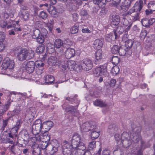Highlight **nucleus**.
Returning a JSON list of instances; mask_svg holds the SVG:
<instances>
[{
    "mask_svg": "<svg viewBox=\"0 0 155 155\" xmlns=\"http://www.w3.org/2000/svg\"><path fill=\"white\" fill-rule=\"evenodd\" d=\"M107 12V8L105 7L101 9V10L100 11V15H103L106 14Z\"/></svg>",
    "mask_w": 155,
    "mask_h": 155,
    "instance_id": "774afa93",
    "label": "nucleus"
},
{
    "mask_svg": "<svg viewBox=\"0 0 155 155\" xmlns=\"http://www.w3.org/2000/svg\"><path fill=\"white\" fill-rule=\"evenodd\" d=\"M89 123L90 124V126L88 128L89 131L96 130V129L98 127L97 123L94 122H89Z\"/></svg>",
    "mask_w": 155,
    "mask_h": 155,
    "instance_id": "e433bc0d",
    "label": "nucleus"
},
{
    "mask_svg": "<svg viewBox=\"0 0 155 155\" xmlns=\"http://www.w3.org/2000/svg\"><path fill=\"white\" fill-rule=\"evenodd\" d=\"M80 146L77 147L75 153V155H84L86 150L84 151L86 149V147L84 143H81Z\"/></svg>",
    "mask_w": 155,
    "mask_h": 155,
    "instance_id": "4468645a",
    "label": "nucleus"
},
{
    "mask_svg": "<svg viewBox=\"0 0 155 155\" xmlns=\"http://www.w3.org/2000/svg\"><path fill=\"white\" fill-rule=\"evenodd\" d=\"M44 78L45 83L48 84H52L54 80V77L50 75H48L45 76Z\"/></svg>",
    "mask_w": 155,
    "mask_h": 155,
    "instance_id": "cd10ccee",
    "label": "nucleus"
},
{
    "mask_svg": "<svg viewBox=\"0 0 155 155\" xmlns=\"http://www.w3.org/2000/svg\"><path fill=\"white\" fill-rule=\"evenodd\" d=\"M121 56H125L126 54V50L124 46H120L119 47L118 53Z\"/></svg>",
    "mask_w": 155,
    "mask_h": 155,
    "instance_id": "58836bf2",
    "label": "nucleus"
},
{
    "mask_svg": "<svg viewBox=\"0 0 155 155\" xmlns=\"http://www.w3.org/2000/svg\"><path fill=\"white\" fill-rule=\"evenodd\" d=\"M119 48L117 45H114L111 48V52L112 54H116L118 53Z\"/></svg>",
    "mask_w": 155,
    "mask_h": 155,
    "instance_id": "8fccbe9b",
    "label": "nucleus"
},
{
    "mask_svg": "<svg viewBox=\"0 0 155 155\" xmlns=\"http://www.w3.org/2000/svg\"><path fill=\"white\" fill-rule=\"evenodd\" d=\"M66 111L67 112H69L70 113L73 114L76 112V110L74 108V107L71 106L67 107Z\"/></svg>",
    "mask_w": 155,
    "mask_h": 155,
    "instance_id": "3c124183",
    "label": "nucleus"
},
{
    "mask_svg": "<svg viewBox=\"0 0 155 155\" xmlns=\"http://www.w3.org/2000/svg\"><path fill=\"white\" fill-rule=\"evenodd\" d=\"M13 63L12 61L9 60H4L2 65V68L5 70L8 68H9V69L12 68L14 66Z\"/></svg>",
    "mask_w": 155,
    "mask_h": 155,
    "instance_id": "dca6fc26",
    "label": "nucleus"
},
{
    "mask_svg": "<svg viewBox=\"0 0 155 155\" xmlns=\"http://www.w3.org/2000/svg\"><path fill=\"white\" fill-rule=\"evenodd\" d=\"M59 147V145L53 146L51 144H50L48 147L47 150L49 151L50 155H54L55 153L57 152L58 151Z\"/></svg>",
    "mask_w": 155,
    "mask_h": 155,
    "instance_id": "f3484780",
    "label": "nucleus"
},
{
    "mask_svg": "<svg viewBox=\"0 0 155 155\" xmlns=\"http://www.w3.org/2000/svg\"><path fill=\"white\" fill-rule=\"evenodd\" d=\"M47 10L52 16L54 17L57 14L56 8L51 5H49V7H48Z\"/></svg>",
    "mask_w": 155,
    "mask_h": 155,
    "instance_id": "b1692460",
    "label": "nucleus"
},
{
    "mask_svg": "<svg viewBox=\"0 0 155 155\" xmlns=\"http://www.w3.org/2000/svg\"><path fill=\"white\" fill-rule=\"evenodd\" d=\"M11 104V102L8 101L7 103L5 104H3L0 101V115L2 116L8 109Z\"/></svg>",
    "mask_w": 155,
    "mask_h": 155,
    "instance_id": "f8f14e48",
    "label": "nucleus"
},
{
    "mask_svg": "<svg viewBox=\"0 0 155 155\" xmlns=\"http://www.w3.org/2000/svg\"><path fill=\"white\" fill-rule=\"evenodd\" d=\"M53 125V123L51 121L44 122L42 124V134H45L48 132Z\"/></svg>",
    "mask_w": 155,
    "mask_h": 155,
    "instance_id": "1a4fd4ad",
    "label": "nucleus"
},
{
    "mask_svg": "<svg viewBox=\"0 0 155 155\" xmlns=\"http://www.w3.org/2000/svg\"><path fill=\"white\" fill-rule=\"evenodd\" d=\"M45 48L43 45H41L38 46L36 49L37 52L41 54L44 51Z\"/></svg>",
    "mask_w": 155,
    "mask_h": 155,
    "instance_id": "bf43d9fd",
    "label": "nucleus"
},
{
    "mask_svg": "<svg viewBox=\"0 0 155 155\" xmlns=\"http://www.w3.org/2000/svg\"><path fill=\"white\" fill-rule=\"evenodd\" d=\"M32 153L34 155H39L41 153V149L39 147L34 148Z\"/></svg>",
    "mask_w": 155,
    "mask_h": 155,
    "instance_id": "09e8293b",
    "label": "nucleus"
},
{
    "mask_svg": "<svg viewBox=\"0 0 155 155\" xmlns=\"http://www.w3.org/2000/svg\"><path fill=\"white\" fill-rule=\"evenodd\" d=\"M120 69L119 67L115 66L113 67L111 70V73L113 75H116L119 72Z\"/></svg>",
    "mask_w": 155,
    "mask_h": 155,
    "instance_id": "37998d69",
    "label": "nucleus"
},
{
    "mask_svg": "<svg viewBox=\"0 0 155 155\" xmlns=\"http://www.w3.org/2000/svg\"><path fill=\"white\" fill-rule=\"evenodd\" d=\"M78 31V26L74 25L71 28L70 31L71 34H74L77 33Z\"/></svg>",
    "mask_w": 155,
    "mask_h": 155,
    "instance_id": "4d7b16f0",
    "label": "nucleus"
},
{
    "mask_svg": "<svg viewBox=\"0 0 155 155\" xmlns=\"http://www.w3.org/2000/svg\"><path fill=\"white\" fill-rule=\"evenodd\" d=\"M49 144L46 142H42L40 144V148L42 150L46 149V150H47Z\"/></svg>",
    "mask_w": 155,
    "mask_h": 155,
    "instance_id": "6e6d98bb",
    "label": "nucleus"
},
{
    "mask_svg": "<svg viewBox=\"0 0 155 155\" xmlns=\"http://www.w3.org/2000/svg\"><path fill=\"white\" fill-rule=\"evenodd\" d=\"M90 126V124L89 122H86L83 123L81 126V130L83 132H86L89 131L88 128Z\"/></svg>",
    "mask_w": 155,
    "mask_h": 155,
    "instance_id": "c85d7f7f",
    "label": "nucleus"
},
{
    "mask_svg": "<svg viewBox=\"0 0 155 155\" xmlns=\"http://www.w3.org/2000/svg\"><path fill=\"white\" fill-rule=\"evenodd\" d=\"M100 135V131H96V130L92 131L91 136L92 140H95Z\"/></svg>",
    "mask_w": 155,
    "mask_h": 155,
    "instance_id": "a19ab883",
    "label": "nucleus"
},
{
    "mask_svg": "<svg viewBox=\"0 0 155 155\" xmlns=\"http://www.w3.org/2000/svg\"><path fill=\"white\" fill-rule=\"evenodd\" d=\"M123 146L125 148H127L131 144V141L130 139L121 140Z\"/></svg>",
    "mask_w": 155,
    "mask_h": 155,
    "instance_id": "72a5a7b5",
    "label": "nucleus"
},
{
    "mask_svg": "<svg viewBox=\"0 0 155 155\" xmlns=\"http://www.w3.org/2000/svg\"><path fill=\"white\" fill-rule=\"evenodd\" d=\"M129 16L131 17V20L133 21L140 19L139 12L134 11L133 9H130L129 10Z\"/></svg>",
    "mask_w": 155,
    "mask_h": 155,
    "instance_id": "2eb2a0df",
    "label": "nucleus"
},
{
    "mask_svg": "<svg viewBox=\"0 0 155 155\" xmlns=\"http://www.w3.org/2000/svg\"><path fill=\"white\" fill-rule=\"evenodd\" d=\"M111 0H94V2L95 4H98L100 3L102 4H105L106 2H110Z\"/></svg>",
    "mask_w": 155,
    "mask_h": 155,
    "instance_id": "0e129e2a",
    "label": "nucleus"
},
{
    "mask_svg": "<svg viewBox=\"0 0 155 155\" xmlns=\"http://www.w3.org/2000/svg\"><path fill=\"white\" fill-rule=\"evenodd\" d=\"M119 58L117 56H113L112 57V61L113 64L115 65L117 64L120 62Z\"/></svg>",
    "mask_w": 155,
    "mask_h": 155,
    "instance_id": "5fc2aeb1",
    "label": "nucleus"
},
{
    "mask_svg": "<svg viewBox=\"0 0 155 155\" xmlns=\"http://www.w3.org/2000/svg\"><path fill=\"white\" fill-rule=\"evenodd\" d=\"M34 53L33 51H28L25 49H21L17 54L18 59L20 61L30 59L34 57Z\"/></svg>",
    "mask_w": 155,
    "mask_h": 155,
    "instance_id": "f257e3e1",
    "label": "nucleus"
},
{
    "mask_svg": "<svg viewBox=\"0 0 155 155\" xmlns=\"http://www.w3.org/2000/svg\"><path fill=\"white\" fill-rule=\"evenodd\" d=\"M20 127V123L19 122H17L16 125L12 128L11 130V132L14 135L16 136L17 135L18 129Z\"/></svg>",
    "mask_w": 155,
    "mask_h": 155,
    "instance_id": "bb28decb",
    "label": "nucleus"
},
{
    "mask_svg": "<svg viewBox=\"0 0 155 155\" xmlns=\"http://www.w3.org/2000/svg\"><path fill=\"white\" fill-rule=\"evenodd\" d=\"M63 41L61 39H58L55 40L54 42V47L55 48H59L62 46L63 47Z\"/></svg>",
    "mask_w": 155,
    "mask_h": 155,
    "instance_id": "c9c22d12",
    "label": "nucleus"
},
{
    "mask_svg": "<svg viewBox=\"0 0 155 155\" xmlns=\"http://www.w3.org/2000/svg\"><path fill=\"white\" fill-rule=\"evenodd\" d=\"M40 35L41 32L39 30L35 28L33 30L32 37L33 38L35 39L38 37H40Z\"/></svg>",
    "mask_w": 155,
    "mask_h": 155,
    "instance_id": "a18cd8bd",
    "label": "nucleus"
},
{
    "mask_svg": "<svg viewBox=\"0 0 155 155\" xmlns=\"http://www.w3.org/2000/svg\"><path fill=\"white\" fill-rule=\"evenodd\" d=\"M13 120V118L12 116L5 118V119H3L2 120V126L1 128V130L2 131H4L5 128L7 127L8 123L11 120Z\"/></svg>",
    "mask_w": 155,
    "mask_h": 155,
    "instance_id": "a211bd4d",
    "label": "nucleus"
},
{
    "mask_svg": "<svg viewBox=\"0 0 155 155\" xmlns=\"http://www.w3.org/2000/svg\"><path fill=\"white\" fill-rule=\"evenodd\" d=\"M141 127H136L133 129V133L132 140L134 143H137L141 139L140 135Z\"/></svg>",
    "mask_w": 155,
    "mask_h": 155,
    "instance_id": "39448f33",
    "label": "nucleus"
},
{
    "mask_svg": "<svg viewBox=\"0 0 155 155\" xmlns=\"http://www.w3.org/2000/svg\"><path fill=\"white\" fill-rule=\"evenodd\" d=\"M124 21H123V25L127 27V28H126V31H128L130 28L132 24L130 22L129 23L128 20L125 19L124 18Z\"/></svg>",
    "mask_w": 155,
    "mask_h": 155,
    "instance_id": "c03bdc74",
    "label": "nucleus"
},
{
    "mask_svg": "<svg viewBox=\"0 0 155 155\" xmlns=\"http://www.w3.org/2000/svg\"><path fill=\"white\" fill-rule=\"evenodd\" d=\"M94 104L97 106H99L100 107H104L106 106L107 104L103 101L99 99H97L94 102Z\"/></svg>",
    "mask_w": 155,
    "mask_h": 155,
    "instance_id": "f704fd0d",
    "label": "nucleus"
},
{
    "mask_svg": "<svg viewBox=\"0 0 155 155\" xmlns=\"http://www.w3.org/2000/svg\"><path fill=\"white\" fill-rule=\"evenodd\" d=\"M107 64H104L96 68L94 71V76L98 77L102 75H107Z\"/></svg>",
    "mask_w": 155,
    "mask_h": 155,
    "instance_id": "f03ea898",
    "label": "nucleus"
},
{
    "mask_svg": "<svg viewBox=\"0 0 155 155\" xmlns=\"http://www.w3.org/2000/svg\"><path fill=\"white\" fill-rule=\"evenodd\" d=\"M63 48L66 49L69 48V47L72 44L71 42L69 39L63 41Z\"/></svg>",
    "mask_w": 155,
    "mask_h": 155,
    "instance_id": "79ce46f5",
    "label": "nucleus"
},
{
    "mask_svg": "<svg viewBox=\"0 0 155 155\" xmlns=\"http://www.w3.org/2000/svg\"><path fill=\"white\" fill-rule=\"evenodd\" d=\"M66 143L63 146L62 153L64 155H71L72 146L70 144Z\"/></svg>",
    "mask_w": 155,
    "mask_h": 155,
    "instance_id": "9b49d317",
    "label": "nucleus"
},
{
    "mask_svg": "<svg viewBox=\"0 0 155 155\" xmlns=\"http://www.w3.org/2000/svg\"><path fill=\"white\" fill-rule=\"evenodd\" d=\"M26 65L25 70L28 73H31L34 71L35 69V63L32 61H29L27 62H25Z\"/></svg>",
    "mask_w": 155,
    "mask_h": 155,
    "instance_id": "9d476101",
    "label": "nucleus"
},
{
    "mask_svg": "<svg viewBox=\"0 0 155 155\" xmlns=\"http://www.w3.org/2000/svg\"><path fill=\"white\" fill-rule=\"evenodd\" d=\"M61 63V67L64 70L68 68L70 71H72L74 70L76 66L75 62L72 60L64 61V63Z\"/></svg>",
    "mask_w": 155,
    "mask_h": 155,
    "instance_id": "0eeeda50",
    "label": "nucleus"
},
{
    "mask_svg": "<svg viewBox=\"0 0 155 155\" xmlns=\"http://www.w3.org/2000/svg\"><path fill=\"white\" fill-rule=\"evenodd\" d=\"M39 16L40 18L45 19L48 17V15L45 12L42 11L40 13Z\"/></svg>",
    "mask_w": 155,
    "mask_h": 155,
    "instance_id": "69168bd1",
    "label": "nucleus"
},
{
    "mask_svg": "<svg viewBox=\"0 0 155 155\" xmlns=\"http://www.w3.org/2000/svg\"><path fill=\"white\" fill-rule=\"evenodd\" d=\"M96 141H93L90 142L88 145V148L90 150H92L96 147Z\"/></svg>",
    "mask_w": 155,
    "mask_h": 155,
    "instance_id": "680f3d73",
    "label": "nucleus"
},
{
    "mask_svg": "<svg viewBox=\"0 0 155 155\" xmlns=\"http://www.w3.org/2000/svg\"><path fill=\"white\" fill-rule=\"evenodd\" d=\"M141 22L143 26L146 27L147 28H149L148 19L144 18L141 21Z\"/></svg>",
    "mask_w": 155,
    "mask_h": 155,
    "instance_id": "603ef678",
    "label": "nucleus"
},
{
    "mask_svg": "<svg viewBox=\"0 0 155 155\" xmlns=\"http://www.w3.org/2000/svg\"><path fill=\"white\" fill-rule=\"evenodd\" d=\"M57 61V58L56 57H50L48 60V64L51 66L54 65L56 64Z\"/></svg>",
    "mask_w": 155,
    "mask_h": 155,
    "instance_id": "473e14b6",
    "label": "nucleus"
},
{
    "mask_svg": "<svg viewBox=\"0 0 155 155\" xmlns=\"http://www.w3.org/2000/svg\"><path fill=\"white\" fill-rule=\"evenodd\" d=\"M118 38H116L115 36L114 35V34L110 33L109 34L107 35L106 37L105 40L107 41L110 42L112 40H113L114 39H117Z\"/></svg>",
    "mask_w": 155,
    "mask_h": 155,
    "instance_id": "ea45409f",
    "label": "nucleus"
},
{
    "mask_svg": "<svg viewBox=\"0 0 155 155\" xmlns=\"http://www.w3.org/2000/svg\"><path fill=\"white\" fill-rule=\"evenodd\" d=\"M148 8L151 10L153 11H155V1L150 2L148 5Z\"/></svg>",
    "mask_w": 155,
    "mask_h": 155,
    "instance_id": "de8ad7c7",
    "label": "nucleus"
},
{
    "mask_svg": "<svg viewBox=\"0 0 155 155\" xmlns=\"http://www.w3.org/2000/svg\"><path fill=\"white\" fill-rule=\"evenodd\" d=\"M42 122L40 119L36 120L32 125V132L33 134H36L41 132L42 130Z\"/></svg>",
    "mask_w": 155,
    "mask_h": 155,
    "instance_id": "7ed1b4c3",
    "label": "nucleus"
},
{
    "mask_svg": "<svg viewBox=\"0 0 155 155\" xmlns=\"http://www.w3.org/2000/svg\"><path fill=\"white\" fill-rule=\"evenodd\" d=\"M112 17V21L111 22V25L113 27L117 26L120 22V18L119 15H112L110 16Z\"/></svg>",
    "mask_w": 155,
    "mask_h": 155,
    "instance_id": "4be33fe9",
    "label": "nucleus"
},
{
    "mask_svg": "<svg viewBox=\"0 0 155 155\" xmlns=\"http://www.w3.org/2000/svg\"><path fill=\"white\" fill-rule=\"evenodd\" d=\"M118 130V127L114 124L110 125L108 126V131L110 134H114L116 133Z\"/></svg>",
    "mask_w": 155,
    "mask_h": 155,
    "instance_id": "a878e982",
    "label": "nucleus"
},
{
    "mask_svg": "<svg viewBox=\"0 0 155 155\" xmlns=\"http://www.w3.org/2000/svg\"><path fill=\"white\" fill-rule=\"evenodd\" d=\"M80 135L77 133L74 134L72 137L71 140V146L73 149H76L77 147L80 146L81 143Z\"/></svg>",
    "mask_w": 155,
    "mask_h": 155,
    "instance_id": "423d86ee",
    "label": "nucleus"
},
{
    "mask_svg": "<svg viewBox=\"0 0 155 155\" xmlns=\"http://www.w3.org/2000/svg\"><path fill=\"white\" fill-rule=\"evenodd\" d=\"M103 39H97L95 40L94 43V47L95 49L100 50L103 45Z\"/></svg>",
    "mask_w": 155,
    "mask_h": 155,
    "instance_id": "5701e85b",
    "label": "nucleus"
},
{
    "mask_svg": "<svg viewBox=\"0 0 155 155\" xmlns=\"http://www.w3.org/2000/svg\"><path fill=\"white\" fill-rule=\"evenodd\" d=\"M41 35L47 38L48 32L47 30L45 28H43L41 29Z\"/></svg>",
    "mask_w": 155,
    "mask_h": 155,
    "instance_id": "052dcab7",
    "label": "nucleus"
},
{
    "mask_svg": "<svg viewBox=\"0 0 155 155\" xmlns=\"http://www.w3.org/2000/svg\"><path fill=\"white\" fill-rule=\"evenodd\" d=\"M81 68L85 71H88L91 69L93 66L92 61L88 58H85L81 62Z\"/></svg>",
    "mask_w": 155,
    "mask_h": 155,
    "instance_id": "20e7f679",
    "label": "nucleus"
},
{
    "mask_svg": "<svg viewBox=\"0 0 155 155\" xmlns=\"http://www.w3.org/2000/svg\"><path fill=\"white\" fill-rule=\"evenodd\" d=\"M136 43V42H134L132 40H128L127 41H126L125 48L127 49L131 48L134 44L135 45Z\"/></svg>",
    "mask_w": 155,
    "mask_h": 155,
    "instance_id": "4c0bfd02",
    "label": "nucleus"
},
{
    "mask_svg": "<svg viewBox=\"0 0 155 155\" xmlns=\"http://www.w3.org/2000/svg\"><path fill=\"white\" fill-rule=\"evenodd\" d=\"M27 143H26L22 139L20 138V136L18 137L17 140L16 142V144H18L19 147H25V144Z\"/></svg>",
    "mask_w": 155,
    "mask_h": 155,
    "instance_id": "2f4dec72",
    "label": "nucleus"
},
{
    "mask_svg": "<svg viewBox=\"0 0 155 155\" xmlns=\"http://www.w3.org/2000/svg\"><path fill=\"white\" fill-rule=\"evenodd\" d=\"M142 7L143 3L142 2H140V1L139 4L138 2H136L135 3L133 7L131 9H133L134 11L136 12H138L140 14Z\"/></svg>",
    "mask_w": 155,
    "mask_h": 155,
    "instance_id": "393cba45",
    "label": "nucleus"
},
{
    "mask_svg": "<svg viewBox=\"0 0 155 155\" xmlns=\"http://www.w3.org/2000/svg\"><path fill=\"white\" fill-rule=\"evenodd\" d=\"M21 15L25 20H28L29 18V14L28 12L25 11L24 12H21Z\"/></svg>",
    "mask_w": 155,
    "mask_h": 155,
    "instance_id": "49530a36",
    "label": "nucleus"
},
{
    "mask_svg": "<svg viewBox=\"0 0 155 155\" xmlns=\"http://www.w3.org/2000/svg\"><path fill=\"white\" fill-rule=\"evenodd\" d=\"M20 136V138L22 139L25 141H26V143H28L29 141V136L27 133L25 132H22Z\"/></svg>",
    "mask_w": 155,
    "mask_h": 155,
    "instance_id": "7c9ffc66",
    "label": "nucleus"
},
{
    "mask_svg": "<svg viewBox=\"0 0 155 155\" xmlns=\"http://www.w3.org/2000/svg\"><path fill=\"white\" fill-rule=\"evenodd\" d=\"M35 71L37 74L38 75L41 74L43 72L44 68V62L40 60H37L35 63Z\"/></svg>",
    "mask_w": 155,
    "mask_h": 155,
    "instance_id": "6e6552de",
    "label": "nucleus"
},
{
    "mask_svg": "<svg viewBox=\"0 0 155 155\" xmlns=\"http://www.w3.org/2000/svg\"><path fill=\"white\" fill-rule=\"evenodd\" d=\"M44 39L45 37L41 35L40 37H38V38H35L36 39L37 41L39 44H42L44 41Z\"/></svg>",
    "mask_w": 155,
    "mask_h": 155,
    "instance_id": "e2e57ef3",
    "label": "nucleus"
},
{
    "mask_svg": "<svg viewBox=\"0 0 155 155\" xmlns=\"http://www.w3.org/2000/svg\"><path fill=\"white\" fill-rule=\"evenodd\" d=\"M95 60L94 61V63L96 65L101 62L102 58V52L101 50H98L95 54Z\"/></svg>",
    "mask_w": 155,
    "mask_h": 155,
    "instance_id": "ddd939ff",
    "label": "nucleus"
},
{
    "mask_svg": "<svg viewBox=\"0 0 155 155\" xmlns=\"http://www.w3.org/2000/svg\"><path fill=\"white\" fill-rule=\"evenodd\" d=\"M130 137L128 133L126 132H124L121 136V140L130 139Z\"/></svg>",
    "mask_w": 155,
    "mask_h": 155,
    "instance_id": "13d9d810",
    "label": "nucleus"
},
{
    "mask_svg": "<svg viewBox=\"0 0 155 155\" xmlns=\"http://www.w3.org/2000/svg\"><path fill=\"white\" fill-rule=\"evenodd\" d=\"M65 53V55L67 59H70L74 57L75 55V52L74 49L71 48L67 49Z\"/></svg>",
    "mask_w": 155,
    "mask_h": 155,
    "instance_id": "412c9836",
    "label": "nucleus"
},
{
    "mask_svg": "<svg viewBox=\"0 0 155 155\" xmlns=\"http://www.w3.org/2000/svg\"><path fill=\"white\" fill-rule=\"evenodd\" d=\"M5 48V41H0V52L3 51Z\"/></svg>",
    "mask_w": 155,
    "mask_h": 155,
    "instance_id": "338daca9",
    "label": "nucleus"
},
{
    "mask_svg": "<svg viewBox=\"0 0 155 155\" xmlns=\"http://www.w3.org/2000/svg\"><path fill=\"white\" fill-rule=\"evenodd\" d=\"M124 31V28L123 26H118L116 30H114V35L115 36V38L118 39L120 35L122 34Z\"/></svg>",
    "mask_w": 155,
    "mask_h": 155,
    "instance_id": "6ab92c4d",
    "label": "nucleus"
},
{
    "mask_svg": "<svg viewBox=\"0 0 155 155\" xmlns=\"http://www.w3.org/2000/svg\"><path fill=\"white\" fill-rule=\"evenodd\" d=\"M10 150L15 154L18 153L20 151L18 147H16L14 145L11 147Z\"/></svg>",
    "mask_w": 155,
    "mask_h": 155,
    "instance_id": "864d4df0",
    "label": "nucleus"
},
{
    "mask_svg": "<svg viewBox=\"0 0 155 155\" xmlns=\"http://www.w3.org/2000/svg\"><path fill=\"white\" fill-rule=\"evenodd\" d=\"M77 96V95H75L74 97H67L66 98V99L69 101L71 104L76 103L77 104L76 106L78 107L80 101L76 98Z\"/></svg>",
    "mask_w": 155,
    "mask_h": 155,
    "instance_id": "c756f323",
    "label": "nucleus"
},
{
    "mask_svg": "<svg viewBox=\"0 0 155 155\" xmlns=\"http://www.w3.org/2000/svg\"><path fill=\"white\" fill-rule=\"evenodd\" d=\"M130 0H124V2L122 3L120 8L122 10L125 11L128 10L131 5Z\"/></svg>",
    "mask_w": 155,
    "mask_h": 155,
    "instance_id": "aec40b11",
    "label": "nucleus"
}]
</instances>
